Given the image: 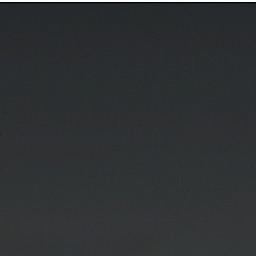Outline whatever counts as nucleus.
Returning a JSON list of instances; mask_svg holds the SVG:
<instances>
[{
    "label": "nucleus",
    "mask_w": 256,
    "mask_h": 256,
    "mask_svg": "<svg viewBox=\"0 0 256 256\" xmlns=\"http://www.w3.org/2000/svg\"><path fill=\"white\" fill-rule=\"evenodd\" d=\"M211 5H212V4H211V2H210V7H211Z\"/></svg>",
    "instance_id": "obj_1"
}]
</instances>
